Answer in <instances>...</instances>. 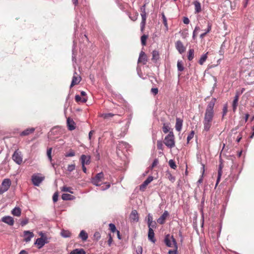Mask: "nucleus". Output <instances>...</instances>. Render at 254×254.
Here are the masks:
<instances>
[{"instance_id": "obj_55", "label": "nucleus", "mask_w": 254, "mask_h": 254, "mask_svg": "<svg viewBox=\"0 0 254 254\" xmlns=\"http://www.w3.org/2000/svg\"><path fill=\"white\" fill-rule=\"evenodd\" d=\"M153 177L152 176H149L145 181L147 184H149L153 181Z\"/></svg>"}, {"instance_id": "obj_58", "label": "nucleus", "mask_w": 254, "mask_h": 254, "mask_svg": "<svg viewBox=\"0 0 254 254\" xmlns=\"http://www.w3.org/2000/svg\"><path fill=\"white\" fill-rule=\"evenodd\" d=\"M136 252L138 254H142V249L141 247H138L137 249L136 250Z\"/></svg>"}, {"instance_id": "obj_56", "label": "nucleus", "mask_w": 254, "mask_h": 254, "mask_svg": "<svg viewBox=\"0 0 254 254\" xmlns=\"http://www.w3.org/2000/svg\"><path fill=\"white\" fill-rule=\"evenodd\" d=\"M227 106L225 105L223 108V117H224L227 113Z\"/></svg>"}, {"instance_id": "obj_35", "label": "nucleus", "mask_w": 254, "mask_h": 254, "mask_svg": "<svg viewBox=\"0 0 254 254\" xmlns=\"http://www.w3.org/2000/svg\"><path fill=\"white\" fill-rule=\"evenodd\" d=\"M61 235L64 238H68L71 236V233L68 230H63L61 232Z\"/></svg>"}, {"instance_id": "obj_57", "label": "nucleus", "mask_w": 254, "mask_h": 254, "mask_svg": "<svg viewBox=\"0 0 254 254\" xmlns=\"http://www.w3.org/2000/svg\"><path fill=\"white\" fill-rule=\"evenodd\" d=\"M154 222H155V221H153L152 217L150 214H149L148 216V218H147V224H149L150 223H151Z\"/></svg>"}, {"instance_id": "obj_60", "label": "nucleus", "mask_w": 254, "mask_h": 254, "mask_svg": "<svg viewBox=\"0 0 254 254\" xmlns=\"http://www.w3.org/2000/svg\"><path fill=\"white\" fill-rule=\"evenodd\" d=\"M183 22L186 24H188L190 22V20L187 17H184L183 19Z\"/></svg>"}, {"instance_id": "obj_8", "label": "nucleus", "mask_w": 254, "mask_h": 254, "mask_svg": "<svg viewBox=\"0 0 254 254\" xmlns=\"http://www.w3.org/2000/svg\"><path fill=\"white\" fill-rule=\"evenodd\" d=\"M129 220L131 223H136L139 220V215L136 210H133L129 215Z\"/></svg>"}, {"instance_id": "obj_7", "label": "nucleus", "mask_w": 254, "mask_h": 254, "mask_svg": "<svg viewBox=\"0 0 254 254\" xmlns=\"http://www.w3.org/2000/svg\"><path fill=\"white\" fill-rule=\"evenodd\" d=\"M11 185V181L9 179H5L3 180L2 184L1 187L0 189V192L2 193L7 191Z\"/></svg>"}, {"instance_id": "obj_38", "label": "nucleus", "mask_w": 254, "mask_h": 254, "mask_svg": "<svg viewBox=\"0 0 254 254\" xmlns=\"http://www.w3.org/2000/svg\"><path fill=\"white\" fill-rule=\"evenodd\" d=\"M178 70L180 71H182L184 69L183 62L182 61H178L177 62Z\"/></svg>"}, {"instance_id": "obj_21", "label": "nucleus", "mask_w": 254, "mask_h": 254, "mask_svg": "<svg viewBox=\"0 0 254 254\" xmlns=\"http://www.w3.org/2000/svg\"><path fill=\"white\" fill-rule=\"evenodd\" d=\"M148 239L152 242L155 243L156 241L155 239L154 238V230L152 229H149L148 233Z\"/></svg>"}, {"instance_id": "obj_53", "label": "nucleus", "mask_w": 254, "mask_h": 254, "mask_svg": "<svg viewBox=\"0 0 254 254\" xmlns=\"http://www.w3.org/2000/svg\"><path fill=\"white\" fill-rule=\"evenodd\" d=\"M59 194L58 192H56L53 196V200L54 202H56L58 200Z\"/></svg>"}, {"instance_id": "obj_22", "label": "nucleus", "mask_w": 254, "mask_h": 254, "mask_svg": "<svg viewBox=\"0 0 254 254\" xmlns=\"http://www.w3.org/2000/svg\"><path fill=\"white\" fill-rule=\"evenodd\" d=\"M194 5L195 13H198L201 11L200 3L198 1H194L193 2Z\"/></svg>"}, {"instance_id": "obj_20", "label": "nucleus", "mask_w": 254, "mask_h": 254, "mask_svg": "<svg viewBox=\"0 0 254 254\" xmlns=\"http://www.w3.org/2000/svg\"><path fill=\"white\" fill-rule=\"evenodd\" d=\"M35 129L34 127L27 128L26 129L23 130V131H22L20 133V135L21 136L28 135L32 133H33L34 131H35Z\"/></svg>"}, {"instance_id": "obj_48", "label": "nucleus", "mask_w": 254, "mask_h": 254, "mask_svg": "<svg viewBox=\"0 0 254 254\" xmlns=\"http://www.w3.org/2000/svg\"><path fill=\"white\" fill-rule=\"evenodd\" d=\"M156 226H157V224H156V222L155 221L154 222H152L151 223H150L148 224V228L152 229V230H153V229H155L156 228Z\"/></svg>"}, {"instance_id": "obj_40", "label": "nucleus", "mask_w": 254, "mask_h": 254, "mask_svg": "<svg viewBox=\"0 0 254 254\" xmlns=\"http://www.w3.org/2000/svg\"><path fill=\"white\" fill-rule=\"evenodd\" d=\"M148 38V36L143 35L141 37V42L143 46H145L146 44V40Z\"/></svg>"}, {"instance_id": "obj_6", "label": "nucleus", "mask_w": 254, "mask_h": 254, "mask_svg": "<svg viewBox=\"0 0 254 254\" xmlns=\"http://www.w3.org/2000/svg\"><path fill=\"white\" fill-rule=\"evenodd\" d=\"M103 173H99L96 175V176L92 178V183L96 186H100L101 183L103 180Z\"/></svg>"}, {"instance_id": "obj_5", "label": "nucleus", "mask_w": 254, "mask_h": 254, "mask_svg": "<svg viewBox=\"0 0 254 254\" xmlns=\"http://www.w3.org/2000/svg\"><path fill=\"white\" fill-rule=\"evenodd\" d=\"M12 158L13 160L17 164L20 165L23 161L21 152L18 150H16L12 155Z\"/></svg>"}, {"instance_id": "obj_39", "label": "nucleus", "mask_w": 254, "mask_h": 254, "mask_svg": "<svg viewBox=\"0 0 254 254\" xmlns=\"http://www.w3.org/2000/svg\"><path fill=\"white\" fill-rule=\"evenodd\" d=\"M61 190L64 192H69L71 193H73L72 189L71 187H67L66 186H64L61 188Z\"/></svg>"}, {"instance_id": "obj_45", "label": "nucleus", "mask_w": 254, "mask_h": 254, "mask_svg": "<svg viewBox=\"0 0 254 254\" xmlns=\"http://www.w3.org/2000/svg\"><path fill=\"white\" fill-rule=\"evenodd\" d=\"M162 18H163V23L164 26H165L166 30H168V27L167 18L164 13L162 14Z\"/></svg>"}, {"instance_id": "obj_32", "label": "nucleus", "mask_w": 254, "mask_h": 254, "mask_svg": "<svg viewBox=\"0 0 254 254\" xmlns=\"http://www.w3.org/2000/svg\"><path fill=\"white\" fill-rule=\"evenodd\" d=\"M112 233H116L117 235V237L119 240L122 239V236L120 234V232L119 231L117 230L116 227L114 224H112Z\"/></svg>"}, {"instance_id": "obj_4", "label": "nucleus", "mask_w": 254, "mask_h": 254, "mask_svg": "<svg viewBox=\"0 0 254 254\" xmlns=\"http://www.w3.org/2000/svg\"><path fill=\"white\" fill-rule=\"evenodd\" d=\"M45 177L42 174H34L32 176V182L34 185L39 186L40 184L44 181Z\"/></svg>"}, {"instance_id": "obj_12", "label": "nucleus", "mask_w": 254, "mask_h": 254, "mask_svg": "<svg viewBox=\"0 0 254 254\" xmlns=\"http://www.w3.org/2000/svg\"><path fill=\"white\" fill-rule=\"evenodd\" d=\"M145 5L144 4L141 8V17H142V21H141V30L143 31V29H144V25L145 24V21H146V12H145Z\"/></svg>"}, {"instance_id": "obj_54", "label": "nucleus", "mask_w": 254, "mask_h": 254, "mask_svg": "<svg viewBox=\"0 0 254 254\" xmlns=\"http://www.w3.org/2000/svg\"><path fill=\"white\" fill-rule=\"evenodd\" d=\"M151 92L153 95H156L158 93V89L157 88H152L151 89Z\"/></svg>"}, {"instance_id": "obj_24", "label": "nucleus", "mask_w": 254, "mask_h": 254, "mask_svg": "<svg viewBox=\"0 0 254 254\" xmlns=\"http://www.w3.org/2000/svg\"><path fill=\"white\" fill-rule=\"evenodd\" d=\"M239 95L238 94H237L235 97H234V99L233 100V111L235 112L237 109V107L238 106V101H239Z\"/></svg>"}, {"instance_id": "obj_59", "label": "nucleus", "mask_w": 254, "mask_h": 254, "mask_svg": "<svg viewBox=\"0 0 254 254\" xmlns=\"http://www.w3.org/2000/svg\"><path fill=\"white\" fill-rule=\"evenodd\" d=\"M28 220L26 219L21 221V224L22 226H24V225H26L28 223Z\"/></svg>"}, {"instance_id": "obj_13", "label": "nucleus", "mask_w": 254, "mask_h": 254, "mask_svg": "<svg viewBox=\"0 0 254 254\" xmlns=\"http://www.w3.org/2000/svg\"><path fill=\"white\" fill-rule=\"evenodd\" d=\"M169 216V212L165 210L163 214L157 220V222L160 224H163Z\"/></svg>"}, {"instance_id": "obj_28", "label": "nucleus", "mask_w": 254, "mask_h": 254, "mask_svg": "<svg viewBox=\"0 0 254 254\" xmlns=\"http://www.w3.org/2000/svg\"><path fill=\"white\" fill-rule=\"evenodd\" d=\"M86 252L83 249H76L69 253V254H85Z\"/></svg>"}, {"instance_id": "obj_10", "label": "nucleus", "mask_w": 254, "mask_h": 254, "mask_svg": "<svg viewBox=\"0 0 254 254\" xmlns=\"http://www.w3.org/2000/svg\"><path fill=\"white\" fill-rule=\"evenodd\" d=\"M90 156L85 155H82L80 158V161L81 162L82 166L85 165H89L90 162Z\"/></svg>"}, {"instance_id": "obj_51", "label": "nucleus", "mask_w": 254, "mask_h": 254, "mask_svg": "<svg viewBox=\"0 0 254 254\" xmlns=\"http://www.w3.org/2000/svg\"><path fill=\"white\" fill-rule=\"evenodd\" d=\"M158 163H159V161H158V159H155L154 160L153 162L152 163L151 166L150 167V169H152L153 168H154L155 166H156L157 165Z\"/></svg>"}, {"instance_id": "obj_18", "label": "nucleus", "mask_w": 254, "mask_h": 254, "mask_svg": "<svg viewBox=\"0 0 254 254\" xmlns=\"http://www.w3.org/2000/svg\"><path fill=\"white\" fill-rule=\"evenodd\" d=\"M152 54V58L151 60L153 61V63H156L160 58L159 52L158 51L154 50L153 51Z\"/></svg>"}, {"instance_id": "obj_47", "label": "nucleus", "mask_w": 254, "mask_h": 254, "mask_svg": "<svg viewBox=\"0 0 254 254\" xmlns=\"http://www.w3.org/2000/svg\"><path fill=\"white\" fill-rule=\"evenodd\" d=\"M157 148L159 150H163V143L161 140H158L157 142Z\"/></svg>"}, {"instance_id": "obj_25", "label": "nucleus", "mask_w": 254, "mask_h": 254, "mask_svg": "<svg viewBox=\"0 0 254 254\" xmlns=\"http://www.w3.org/2000/svg\"><path fill=\"white\" fill-rule=\"evenodd\" d=\"M74 198L75 197L73 195L68 193H64L62 195V198L64 200H72L74 199Z\"/></svg>"}, {"instance_id": "obj_34", "label": "nucleus", "mask_w": 254, "mask_h": 254, "mask_svg": "<svg viewBox=\"0 0 254 254\" xmlns=\"http://www.w3.org/2000/svg\"><path fill=\"white\" fill-rule=\"evenodd\" d=\"M207 54H208V52H207L206 53H205V54L203 55L199 62H198V63L200 64V65H202L206 61L207 58Z\"/></svg>"}, {"instance_id": "obj_2", "label": "nucleus", "mask_w": 254, "mask_h": 254, "mask_svg": "<svg viewBox=\"0 0 254 254\" xmlns=\"http://www.w3.org/2000/svg\"><path fill=\"white\" fill-rule=\"evenodd\" d=\"M164 143L170 148H172L175 146V135L173 131V129H172L168 134L165 136L164 140Z\"/></svg>"}, {"instance_id": "obj_27", "label": "nucleus", "mask_w": 254, "mask_h": 254, "mask_svg": "<svg viewBox=\"0 0 254 254\" xmlns=\"http://www.w3.org/2000/svg\"><path fill=\"white\" fill-rule=\"evenodd\" d=\"M172 239H173V245L174 246V248H175V250H170L169 251V254H177V251L178 247H177V242H176V240L173 237H172Z\"/></svg>"}, {"instance_id": "obj_37", "label": "nucleus", "mask_w": 254, "mask_h": 254, "mask_svg": "<svg viewBox=\"0 0 254 254\" xmlns=\"http://www.w3.org/2000/svg\"><path fill=\"white\" fill-rule=\"evenodd\" d=\"M99 116L103 118V119H104V120H107V119H110L111 118V114H110V113L100 114Z\"/></svg>"}, {"instance_id": "obj_19", "label": "nucleus", "mask_w": 254, "mask_h": 254, "mask_svg": "<svg viewBox=\"0 0 254 254\" xmlns=\"http://www.w3.org/2000/svg\"><path fill=\"white\" fill-rule=\"evenodd\" d=\"M67 125L68 128L70 130H72L75 128L74 122L69 118H68L67 119Z\"/></svg>"}, {"instance_id": "obj_11", "label": "nucleus", "mask_w": 254, "mask_h": 254, "mask_svg": "<svg viewBox=\"0 0 254 254\" xmlns=\"http://www.w3.org/2000/svg\"><path fill=\"white\" fill-rule=\"evenodd\" d=\"M81 81V77L76 72H75L72 79V81L70 86V88H72L75 85H77Z\"/></svg>"}, {"instance_id": "obj_62", "label": "nucleus", "mask_w": 254, "mask_h": 254, "mask_svg": "<svg viewBox=\"0 0 254 254\" xmlns=\"http://www.w3.org/2000/svg\"><path fill=\"white\" fill-rule=\"evenodd\" d=\"M146 188V186H144V185L142 184L140 186V190L141 191H144L145 190Z\"/></svg>"}, {"instance_id": "obj_16", "label": "nucleus", "mask_w": 254, "mask_h": 254, "mask_svg": "<svg viewBox=\"0 0 254 254\" xmlns=\"http://www.w3.org/2000/svg\"><path fill=\"white\" fill-rule=\"evenodd\" d=\"M183 120L181 118H177L175 124V128L178 131H180L182 130L183 126Z\"/></svg>"}, {"instance_id": "obj_42", "label": "nucleus", "mask_w": 254, "mask_h": 254, "mask_svg": "<svg viewBox=\"0 0 254 254\" xmlns=\"http://www.w3.org/2000/svg\"><path fill=\"white\" fill-rule=\"evenodd\" d=\"M169 165L172 169H176L177 168V165H176L175 161L172 159L169 160Z\"/></svg>"}, {"instance_id": "obj_41", "label": "nucleus", "mask_w": 254, "mask_h": 254, "mask_svg": "<svg viewBox=\"0 0 254 254\" xmlns=\"http://www.w3.org/2000/svg\"><path fill=\"white\" fill-rule=\"evenodd\" d=\"M75 165L74 163L68 165L67 167V170L69 172L73 171V170H75Z\"/></svg>"}, {"instance_id": "obj_36", "label": "nucleus", "mask_w": 254, "mask_h": 254, "mask_svg": "<svg viewBox=\"0 0 254 254\" xmlns=\"http://www.w3.org/2000/svg\"><path fill=\"white\" fill-rule=\"evenodd\" d=\"M194 53V51L193 49H191L189 50L188 56V58L189 61H191L193 59Z\"/></svg>"}, {"instance_id": "obj_1", "label": "nucleus", "mask_w": 254, "mask_h": 254, "mask_svg": "<svg viewBox=\"0 0 254 254\" xmlns=\"http://www.w3.org/2000/svg\"><path fill=\"white\" fill-rule=\"evenodd\" d=\"M216 101V98H212L210 102L208 103L205 109L203 121L204 131H209L212 126V121L215 115L214 107Z\"/></svg>"}, {"instance_id": "obj_26", "label": "nucleus", "mask_w": 254, "mask_h": 254, "mask_svg": "<svg viewBox=\"0 0 254 254\" xmlns=\"http://www.w3.org/2000/svg\"><path fill=\"white\" fill-rule=\"evenodd\" d=\"M75 100L76 102H81L82 103H85L87 99L86 97H81L79 95H76L75 97Z\"/></svg>"}, {"instance_id": "obj_31", "label": "nucleus", "mask_w": 254, "mask_h": 254, "mask_svg": "<svg viewBox=\"0 0 254 254\" xmlns=\"http://www.w3.org/2000/svg\"><path fill=\"white\" fill-rule=\"evenodd\" d=\"M21 209L19 207H15L11 211L12 214L16 216H19L21 215Z\"/></svg>"}, {"instance_id": "obj_17", "label": "nucleus", "mask_w": 254, "mask_h": 254, "mask_svg": "<svg viewBox=\"0 0 254 254\" xmlns=\"http://www.w3.org/2000/svg\"><path fill=\"white\" fill-rule=\"evenodd\" d=\"M2 221L8 224L10 226H12L14 224V220L10 216H5L2 217Z\"/></svg>"}, {"instance_id": "obj_9", "label": "nucleus", "mask_w": 254, "mask_h": 254, "mask_svg": "<svg viewBox=\"0 0 254 254\" xmlns=\"http://www.w3.org/2000/svg\"><path fill=\"white\" fill-rule=\"evenodd\" d=\"M147 57L146 54L143 51H141L138 59V63L142 64L144 65L147 63Z\"/></svg>"}, {"instance_id": "obj_49", "label": "nucleus", "mask_w": 254, "mask_h": 254, "mask_svg": "<svg viewBox=\"0 0 254 254\" xmlns=\"http://www.w3.org/2000/svg\"><path fill=\"white\" fill-rule=\"evenodd\" d=\"M110 187V185L109 183H105L103 184L102 186H101V189L102 190H105L108 188H109Z\"/></svg>"}, {"instance_id": "obj_14", "label": "nucleus", "mask_w": 254, "mask_h": 254, "mask_svg": "<svg viewBox=\"0 0 254 254\" xmlns=\"http://www.w3.org/2000/svg\"><path fill=\"white\" fill-rule=\"evenodd\" d=\"M175 46L180 54L184 53L186 51V48L181 41H177L175 43Z\"/></svg>"}, {"instance_id": "obj_15", "label": "nucleus", "mask_w": 254, "mask_h": 254, "mask_svg": "<svg viewBox=\"0 0 254 254\" xmlns=\"http://www.w3.org/2000/svg\"><path fill=\"white\" fill-rule=\"evenodd\" d=\"M34 235L33 232L29 231H24V241L26 242H28L31 241V239L34 237Z\"/></svg>"}, {"instance_id": "obj_44", "label": "nucleus", "mask_w": 254, "mask_h": 254, "mask_svg": "<svg viewBox=\"0 0 254 254\" xmlns=\"http://www.w3.org/2000/svg\"><path fill=\"white\" fill-rule=\"evenodd\" d=\"M75 156V152L73 150H70L68 152H67L65 154V156L66 157H72Z\"/></svg>"}, {"instance_id": "obj_30", "label": "nucleus", "mask_w": 254, "mask_h": 254, "mask_svg": "<svg viewBox=\"0 0 254 254\" xmlns=\"http://www.w3.org/2000/svg\"><path fill=\"white\" fill-rule=\"evenodd\" d=\"M172 237H171V239L173 240ZM165 243L166 246H167L169 247H174L173 245V240L171 241V240L169 239V236H167L165 237Z\"/></svg>"}, {"instance_id": "obj_29", "label": "nucleus", "mask_w": 254, "mask_h": 254, "mask_svg": "<svg viewBox=\"0 0 254 254\" xmlns=\"http://www.w3.org/2000/svg\"><path fill=\"white\" fill-rule=\"evenodd\" d=\"M79 237L83 241H85L88 238V234L84 230H82L80 232Z\"/></svg>"}, {"instance_id": "obj_50", "label": "nucleus", "mask_w": 254, "mask_h": 254, "mask_svg": "<svg viewBox=\"0 0 254 254\" xmlns=\"http://www.w3.org/2000/svg\"><path fill=\"white\" fill-rule=\"evenodd\" d=\"M189 35V33L188 32V30L185 29L184 30L182 33H181V36L183 38H186Z\"/></svg>"}, {"instance_id": "obj_63", "label": "nucleus", "mask_w": 254, "mask_h": 254, "mask_svg": "<svg viewBox=\"0 0 254 254\" xmlns=\"http://www.w3.org/2000/svg\"><path fill=\"white\" fill-rule=\"evenodd\" d=\"M211 29V25L210 23L208 24V28L207 30L205 31L207 33H209Z\"/></svg>"}, {"instance_id": "obj_3", "label": "nucleus", "mask_w": 254, "mask_h": 254, "mask_svg": "<svg viewBox=\"0 0 254 254\" xmlns=\"http://www.w3.org/2000/svg\"><path fill=\"white\" fill-rule=\"evenodd\" d=\"M40 235L41 237L37 239L35 242V244L37 245V247L39 249H41L46 244L49 242L48 238L45 234L41 232Z\"/></svg>"}, {"instance_id": "obj_46", "label": "nucleus", "mask_w": 254, "mask_h": 254, "mask_svg": "<svg viewBox=\"0 0 254 254\" xmlns=\"http://www.w3.org/2000/svg\"><path fill=\"white\" fill-rule=\"evenodd\" d=\"M194 134V132L193 130L191 131L190 133L189 134V135L187 137V141L188 143L190 142V141L193 137Z\"/></svg>"}, {"instance_id": "obj_33", "label": "nucleus", "mask_w": 254, "mask_h": 254, "mask_svg": "<svg viewBox=\"0 0 254 254\" xmlns=\"http://www.w3.org/2000/svg\"><path fill=\"white\" fill-rule=\"evenodd\" d=\"M166 177L172 183H174L176 180L175 177L173 176L172 175V174L169 172H167L166 174Z\"/></svg>"}, {"instance_id": "obj_23", "label": "nucleus", "mask_w": 254, "mask_h": 254, "mask_svg": "<svg viewBox=\"0 0 254 254\" xmlns=\"http://www.w3.org/2000/svg\"><path fill=\"white\" fill-rule=\"evenodd\" d=\"M170 129H172L170 128V126H169V123H166L164 122H163V127H162L163 132L164 133H167L168 132L169 133V132L171 131V130H170Z\"/></svg>"}, {"instance_id": "obj_64", "label": "nucleus", "mask_w": 254, "mask_h": 254, "mask_svg": "<svg viewBox=\"0 0 254 254\" xmlns=\"http://www.w3.org/2000/svg\"><path fill=\"white\" fill-rule=\"evenodd\" d=\"M251 50L253 53V55H254V41L252 42L251 46Z\"/></svg>"}, {"instance_id": "obj_43", "label": "nucleus", "mask_w": 254, "mask_h": 254, "mask_svg": "<svg viewBox=\"0 0 254 254\" xmlns=\"http://www.w3.org/2000/svg\"><path fill=\"white\" fill-rule=\"evenodd\" d=\"M52 148H49L47 149V155L50 161H52Z\"/></svg>"}, {"instance_id": "obj_52", "label": "nucleus", "mask_w": 254, "mask_h": 254, "mask_svg": "<svg viewBox=\"0 0 254 254\" xmlns=\"http://www.w3.org/2000/svg\"><path fill=\"white\" fill-rule=\"evenodd\" d=\"M222 171H221V169L220 168V169H219L218 172V177H217L216 185H217L218 184V183L220 180V178L222 175Z\"/></svg>"}, {"instance_id": "obj_61", "label": "nucleus", "mask_w": 254, "mask_h": 254, "mask_svg": "<svg viewBox=\"0 0 254 254\" xmlns=\"http://www.w3.org/2000/svg\"><path fill=\"white\" fill-rule=\"evenodd\" d=\"M94 237L97 239H98L100 237V233L98 232H95L94 235Z\"/></svg>"}]
</instances>
